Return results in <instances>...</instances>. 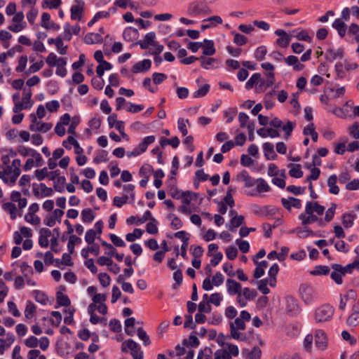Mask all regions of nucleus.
Here are the masks:
<instances>
[{
	"label": "nucleus",
	"instance_id": "nucleus-35",
	"mask_svg": "<svg viewBox=\"0 0 359 359\" xmlns=\"http://www.w3.org/2000/svg\"><path fill=\"white\" fill-rule=\"evenodd\" d=\"M154 141L155 137L154 135L147 136L142 140V142H140L136 147L137 148L141 154H142L147 149L148 146L154 142Z\"/></svg>",
	"mask_w": 359,
	"mask_h": 359
},
{
	"label": "nucleus",
	"instance_id": "nucleus-45",
	"mask_svg": "<svg viewBox=\"0 0 359 359\" xmlns=\"http://www.w3.org/2000/svg\"><path fill=\"white\" fill-rule=\"evenodd\" d=\"M43 65L44 62L42 60L34 62L32 65H30L29 69L27 71H25V74L26 76H29L31 74L37 72L43 67Z\"/></svg>",
	"mask_w": 359,
	"mask_h": 359
},
{
	"label": "nucleus",
	"instance_id": "nucleus-41",
	"mask_svg": "<svg viewBox=\"0 0 359 359\" xmlns=\"http://www.w3.org/2000/svg\"><path fill=\"white\" fill-rule=\"evenodd\" d=\"M4 210L10 214L11 219L14 220L17 217V208L15 205L11 202L5 203L3 205Z\"/></svg>",
	"mask_w": 359,
	"mask_h": 359
},
{
	"label": "nucleus",
	"instance_id": "nucleus-25",
	"mask_svg": "<svg viewBox=\"0 0 359 359\" xmlns=\"http://www.w3.org/2000/svg\"><path fill=\"white\" fill-rule=\"evenodd\" d=\"M263 150L264 156L267 160H275L277 158V154L274 151V146L272 143L265 142L263 144Z\"/></svg>",
	"mask_w": 359,
	"mask_h": 359
},
{
	"label": "nucleus",
	"instance_id": "nucleus-58",
	"mask_svg": "<svg viewBox=\"0 0 359 359\" xmlns=\"http://www.w3.org/2000/svg\"><path fill=\"white\" fill-rule=\"evenodd\" d=\"M138 337L143 341L144 346H148L151 344L149 337L142 327H139L137 330Z\"/></svg>",
	"mask_w": 359,
	"mask_h": 359
},
{
	"label": "nucleus",
	"instance_id": "nucleus-55",
	"mask_svg": "<svg viewBox=\"0 0 359 359\" xmlns=\"http://www.w3.org/2000/svg\"><path fill=\"white\" fill-rule=\"evenodd\" d=\"M137 31L136 29L129 27V28H126L123 31V36L125 40H126L128 41H132L133 40V39L135 37V36L137 35Z\"/></svg>",
	"mask_w": 359,
	"mask_h": 359
},
{
	"label": "nucleus",
	"instance_id": "nucleus-48",
	"mask_svg": "<svg viewBox=\"0 0 359 359\" xmlns=\"http://www.w3.org/2000/svg\"><path fill=\"white\" fill-rule=\"evenodd\" d=\"M135 323V319L133 317L128 318L125 320V332L127 335L133 336L135 333L133 329Z\"/></svg>",
	"mask_w": 359,
	"mask_h": 359
},
{
	"label": "nucleus",
	"instance_id": "nucleus-9",
	"mask_svg": "<svg viewBox=\"0 0 359 359\" xmlns=\"http://www.w3.org/2000/svg\"><path fill=\"white\" fill-rule=\"evenodd\" d=\"M236 180L243 182L244 187L247 188L252 187L255 184V180L252 178L245 170H243L237 174Z\"/></svg>",
	"mask_w": 359,
	"mask_h": 359
},
{
	"label": "nucleus",
	"instance_id": "nucleus-28",
	"mask_svg": "<svg viewBox=\"0 0 359 359\" xmlns=\"http://www.w3.org/2000/svg\"><path fill=\"white\" fill-rule=\"evenodd\" d=\"M103 38L99 33H88L84 37V42L86 44L101 43Z\"/></svg>",
	"mask_w": 359,
	"mask_h": 359
},
{
	"label": "nucleus",
	"instance_id": "nucleus-16",
	"mask_svg": "<svg viewBox=\"0 0 359 359\" xmlns=\"http://www.w3.org/2000/svg\"><path fill=\"white\" fill-rule=\"evenodd\" d=\"M325 207L320 205L318 202L308 201L306 204L305 212H314L316 215H322L324 213Z\"/></svg>",
	"mask_w": 359,
	"mask_h": 359
},
{
	"label": "nucleus",
	"instance_id": "nucleus-40",
	"mask_svg": "<svg viewBox=\"0 0 359 359\" xmlns=\"http://www.w3.org/2000/svg\"><path fill=\"white\" fill-rule=\"evenodd\" d=\"M95 215L90 208H86L81 211V219L84 223H90L95 219Z\"/></svg>",
	"mask_w": 359,
	"mask_h": 359
},
{
	"label": "nucleus",
	"instance_id": "nucleus-18",
	"mask_svg": "<svg viewBox=\"0 0 359 359\" xmlns=\"http://www.w3.org/2000/svg\"><path fill=\"white\" fill-rule=\"evenodd\" d=\"M151 66V62L149 59H144L142 61L138 62L135 64L132 67V72L134 74L139 72H147Z\"/></svg>",
	"mask_w": 359,
	"mask_h": 359
},
{
	"label": "nucleus",
	"instance_id": "nucleus-29",
	"mask_svg": "<svg viewBox=\"0 0 359 359\" xmlns=\"http://www.w3.org/2000/svg\"><path fill=\"white\" fill-rule=\"evenodd\" d=\"M344 49L341 48H338L337 50L330 48L326 51L325 57L327 60L332 62L337 57L342 58L344 57Z\"/></svg>",
	"mask_w": 359,
	"mask_h": 359
},
{
	"label": "nucleus",
	"instance_id": "nucleus-14",
	"mask_svg": "<svg viewBox=\"0 0 359 359\" xmlns=\"http://www.w3.org/2000/svg\"><path fill=\"white\" fill-rule=\"evenodd\" d=\"M15 151L17 152V154H19L20 155H21L23 157H27V156L35 157L36 156V157H38V158H36L37 161H39L41 160L40 159L41 154L34 149H32L29 147H26L23 145H20L17 148V151Z\"/></svg>",
	"mask_w": 359,
	"mask_h": 359
},
{
	"label": "nucleus",
	"instance_id": "nucleus-24",
	"mask_svg": "<svg viewBox=\"0 0 359 359\" xmlns=\"http://www.w3.org/2000/svg\"><path fill=\"white\" fill-rule=\"evenodd\" d=\"M285 62L287 65L292 66L294 71H301L304 69V65L299 62L297 57L294 55H290L284 58Z\"/></svg>",
	"mask_w": 359,
	"mask_h": 359
},
{
	"label": "nucleus",
	"instance_id": "nucleus-42",
	"mask_svg": "<svg viewBox=\"0 0 359 359\" xmlns=\"http://www.w3.org/2000/svg\"><path fill=\"white\" fill-rule=\"evenodd\" d=\"M30 180L31 177L29 175H23L18 182L19 185L22 187V191L25 194H26L29 191Z\"/></svg>",
	"mask_w": 359,
	"mask_h": 359
},
{
	"label": "nucleus",
	"instance_id": "nucleus-34",
	"mask_svg": "<svg viewBox=\"0 0 359 359\" xmlns=\"http://www.w3.org/2000/svg\"><path fill=\"white\" fill-rule=\"evenodd\" d=\"M202 48L203 53L205 55H212L215 53L213 41L205 39Z\"/></svg>",
	"mask_w": 359,
	"mask_h": 359
},
{
	"label": "nucleus",
	"instance_id": "nucleus-15",
	"mask_svg": "<svg viewBox=\"0 0 359 359\" xmlns=\"http://www.w3.org/2000/svg\"><path fill=\"white\" fill-rule=\"evenodd\" d=\"M275 34L280 36L276 40V44L282 48L287 47L291 40L287 33L283 29H277Z\"/></svg>",
	"mask_w": 359,
	"mask_h": 359
},
{
	"label": "nucleus",
	"instance_id": "nucleus-31",
	"mask_svg": "<svg viewBox=\"0 0 359 359\" xmlns=\"http://www.w3.org/2000/svg\"><path fill=\"white\" fill-rule=\"evenodd\" d=\"M337 177L336 175H332L329 177L327 180V185L329 187V192L332 194L337 195L339 192V188L337 185Z\"/></svg>",
	"mask_w": 359,
	"mask_h": 359
},
{
	"label": "nucleus",
	"instance_id": "nucleus-21",
	"mask_svg": "<svg viewBox=\"0 0 359 359\" xmlns=\"http://www.w3.org/2000/svg\"><path fill=\"white\" fill-rule=\"evenodd\" d=\"M156 34L154 32L147 33L142 40L139 41L138 44L142 49H147L155 43Z\"/></svg>",
	"mask_w": 359,
	"mask_h": 359
},
{
	"label": "nucleus",
	"instance_id": "nucleus-7",
	"mask_svg": "<svg viewBox=\"0 0 359 359\" xmlns=\"http://www.w3.org/2000/svg\"><path fill=\"white\" fill-rule=\"evenodd\" d=\"M267 79H263L261 78V81L256 87V91L258 93L265 91L268 88L273 85L275 81V75L273 72H269L266 74Z\"/></svg>",
	"mask_w": 359,
	"mask_h": 359
},
{
	"label": "nucleus",
	"instance_id": "nucleus-20",
	"mask_svg": "<svg viewBox=\"0 0 359 359\" xmlns=\"http://www.w3.org/2000/svg\"><path fill=\"white\" fill-rule=\"evenodd\" d=\"M281 203L283 206L288 210H290L292 207L300 208L302 206L301 200L293 197H289L288 198H283L281 199Z\"/></svg>",
	"mask_w": 359,
	"mask_h": 359
},
{
	"label": "nucleus",
	"instance_id": "nucleus-4",
	"mask_svg": "<svg viewBox=\"0 0 359 359\" xmlns=\"http://www.w3.org/2000/svg\"><path fill=\"white\" fill-rule=\"evenodd\" d=\"M130 351V354L133 359H142L143 352L141 351L140 345L133 339H128L122 344L121 351L123 352H128Z\"/></svg>",
	"mask_w": 359,
	"mask_h": 359
},
{
	"label": "nucleus",
	"instance_id": "nucleus-60",
	"mask_svg": "<svg viewBox=\"0 0 359 359\" xmlns=\"http://www.w3.org/2000/svg\"><path fill=\"white\" fill-rule=\"evenodd\" d=\"M157 221L154 218L151 219V222L147 224L146 230L150 234H156L158 233Z\"/></svg>",
	"mask_w": 359,
	"mask_h": 359
},
{
	"label": "nucleus",
	"instance_id": "nucleus-61",
	"mask_svg": "<svg viewBox=\"0 0 359 359\" xmlns=\"http://www.w3.org/2000/svg\"><path fill=\"white\" fill-rule=\"evenodd\" d=\"M354 215L350 213L344 214L342 216V224L345 228H349L353 226Z\"/></svg>",
	"mask_w": 359,
	"mask_h": 359
},
{
	"label": "nucleus",
	"instance_id": "nucleus-62",
	"mask_svg": "<svg viewBox=\"0 0 359 359\" xmlns=\"http://www.w3.org/2000/svg\"><path fill=\"white\" fill-rule=\"evenodd\" d=\"M143 233L140 229H135L133 233L126 234V238L128 242H133L135 239L140 238Z\"/></svg>",
	"mask_w": 359,
	"mask_h": 359
},
{
	"label": "nucleus",
	"instance_id": "nucleus-8",
	"mask_svg": "<svg viewBox=\"0 0 359 359\" xmlns=\"http://www.w3.org/2000/svg\"><path fill=\"white\" fill-rule=\"evenodd\" d=\"M315 344L320 350H325L327 346V334L323 330L315 331Z\"/></svg>",
	"mask_w": 359,
	"mask_h": 359
},
{
	"label": "nucleus",
	"instance_id": "nucleus-59",
	"mask_svg": "<svg viewBox=\"0 0 359 359\" xmlns=\"http://www.w3.org/2000/svg\"><path fill=\"white\" fill-rule=\"evenodd\" d=\"M238 330L235 329L233 325L231 326L230 332L232 338L240 341H245L247 339L246 334Z\"/></svg>",
	"mask_w": 359,
	"mask_h": 359
},
{
	"label": "nucleus",
	"instance_id": "nucleus-37",
	"mask_svg": "<svg viewBox=\"0 0 359 359\" xmlns=\"http://www.w3.org/2000/svg\"><path fill=\"white\" fill-rule=\"evenodd\" d=\"M261 81V74L259 73L253 74L250 79L245 83V88L250 90L255 86L257 87L258 83Z\"/></svg>",
	"mask_w": 359,
	"mask_h": 359
},
{
	"label": "nucleus",
	"instance_id": "nucleus-6",
	"mask_svg": "<svg viewBox=\"0 0 359 359\" xmlns=\"http://www.w3.org/2000/svg\"><path fill=\"white\" fill-rule=\"evenodd\" d=\"M85 8V2L83 0H74V4L72 6L71 19L72 20L80 21L82 18Z\"/></svg>",
	"mask_w": 359,
	"mask_h": 359
},
{
	"label": "nucleus",
	"instance_id": "nucleus-26",
	"mask_svg": "<svg viewBox=\"0 0 359 359\" xmlns=\"http://www.w3.org/2000/svg\"><path fill=\"white\" fill-rule=\"evenodd\" d=\"M36 158L37 157H31V158H29L25 163L23 165V170L25 171H28L29 170H31L33 167H40L41 165H43L44 161L43 160V158L42 156H41V158H40V161H36Z\"/></svg>",
	"mask_w": 359,
	"mask_h": 359
},
{
	"label": "nucleus",
	"instance_id": "nucleus-51",
	"mask_svg": "<svg viewBox=\"0 0 359 359\" xmlns=\"http://www.w3.org/2000/svg\"><path fill=\"white\" fill-rule=\"evenodd\" d=\"M294 127L295 123L290 121H287L285 124H283L280 128H282V130L285 132V139H287L290 137Z\"/></svg>",
	"mask_w": 359,
	"mask_h": 359
},
{
	"label": "nucleus",
	"instance_id": "nucleus-17",
	"mask_svg": "<svg viewBox=\"0 0 359 359\" xmlns=\"http://www.w3.org/2000/svg\"><path fill=\"white\" fill-rule=\"evenodd\" d=\"M226 285L227 292L231 296L236 295L241 292V285L233 279H227Z\"/></svg>",
	"mask_w": 359,
	"mask_h": 359
},
{
	"label": "nucleus",
	"instance_id": "nucleus-11",
	"mask_svg": "<svg viewBox=\"0 0 359 359\" xmlns=\"http://www.w3.org/2000/svg\"><path fill=\"white\" fill-rule=\"evenodd\" d=\"M299 292L302 299L307 304L311 302L314 297V290L309 285H302L299 287Z\"/></svg>",
	"mask_w": 359,
	"mask_h": 359
},
{
	"label": "nucleus",
	"instance_id": "nucleus-3",
	"mask_svg": "<svg viewBox=\"0 0 359 359\" xmlns=\"http://www.w3.org/2000/svg\"><path fill=\"white\" fill-rule=\"evenodd\" d=\"M188 14L191 17H196L201 15H208L212 13L211 9L208 6L205 1H194L189 4Z\"/></svg>",
	"mask_w": 359,
	"mask_h": 359
},
{
	"label": "nucleus",
	"instance_id": "nucleus-54",
	"mask_svg": "<svg viewBox=\"0 0 359 359\" xmlns=\"http://www.w3.org/2000/svg\"><path fill=\"white\" fill-rule=\"evenodd\" d=\"M66 179L64 176H59L55 181H54V189L58 192H62L65 189V184Z\"/></svg>",
	"mask_w": 359,
	"mask_h": 359
},
{
	"label": "nucleus",
	"instance_id": "nucleus-10",
	"mask_svg": "<svg viewBox=\"0 0 359 359\" xmlns=\"http://www.w3.org/2000/svg\"><path fill=\"white\" fill-rule=\"evenodd\" d=\"M256 192H249L248 194L251 196H256L257 194L264 192H269L271 190V187L267 182L263 178H258L255 180Z\"/></svg>",
	"mask_w": 359,
	"mask_h": 359
},
{
	"label": "nucleus",
	"instance_id": "nucleus-30",
	"mask_svg": "<svg viewBox=\"0 0 359 359\" xmlns=\"http://www.w3.org/2000/svg\"><path fill=\"white\" fill-rule=\"evenodd\" d=\"M242 354L245 355L247 359H260L262 351L259 347H254L252 350L243 349Z\"/></svg>",
	"mask_w": 359,
	"mask_h": 359
},
{
	"label": "nucleus",
	"instance_id": "nucleus-12",
	"mask_svg": "<svg viewBox=\"0 0 359 359\" xmlns=\"http://www.w3.org/2000/svg\"><path fill=\"white\" fill-rule=\"evenodd\" d=\"M72 145L74 147L75 154H81L83 153V148L80 147L76 140L72 136H69L66 140L63 141L62 146L67 149L70 150L72 149Z\"/></svg>",
	"mask_w": 359,
	"mask_h": 359
},
{
	"label": "nucleus",
	"instance_id": "nucleus-32",
	"mask_svg": "<svg viewBox=\"0 0 359 359\" xmlns=\"http://www.w3.org/2000/svg\"><path fill=\"white\" fill-rule=\"evenodd\" d=\"M350 297L352 299H355L356 297V293L353 290H350L347 292V294L340 296V302L339 306L340 310L344 311L346 309L347 302Z\"/></svg>",
	"mask_w": 359,
	"mask_h": 359
},
{
	"label": "nucleus",
	"instance_id": "nucleus-39",
	"mask_svg": "<svg viewBox=\"0 0 359 359\" xmlns=\"http://www.w3.org/2000/svg\"><path fill=\"white\" fill-rule=\"evenodd\" d=\"M36 311V306L30 300L27 302L26 307L25 309V316L27 319H32Z\"/></svg>",
	"mask_w": 359,
	"mask_h": 359
},
{
	"label": "nucleus",
	"instance_id": "nucleus-5",
	"mask_svg": "<svg viewBox=\"0 0 359 359\" xmlns=\"http://www.w3.org/2000/svg\"><path fill=\"white\" fill-rule=\"evenodd\" d=\"M29 117L32 122L29 126V129L32 131L46 133L50 130L53 126L52 123H42L41 121H38L34 114H31Z\"/></svg>",
	"mask_w": 359,
	"mask_h": 359
},
{
	"label": "nucleus",
	"instance_id": "nucleus-19",
	"mask_svg": "<svg viewBox=\"0 0 359 359\" xmlns=\"http://www.w3.org/2000/svg\"><path fill=\"white\" fill-rule=\"evenodd\" d=\"M52 235L51 231L48 228H42L39 231V244L42 248H48V238Z\"/></svg>",
	"mask_w": 359,
	"mask_h": 359
},
{
	"label": "nucleus",
	"instance_id": "nucleus-64",
	"mask_svg": "<svg viewBox=\"0 0 359 359\" xmlns=\"http://www.w3.org/2000/svg\"><path fill=\"white\" fill-rule=\"evenodd\" d=\"M231 358L229 352L226 349H218L214 354V359H228Z\"/></svg>",
	"mask_w": 359,
	"mask_h": 359
},
{
	"label": "nucleus",
	"instance_id": "nucleus-53",
	"mask_svg": "<svg viewBox=\"0 0 359 359\" xmlns=\"http://www.w3.org/2000/svg\"><path fill=\"white\" fill-rule=\"evenodd\" d=\"M198 60L201 62V67L206 69L213 67L214 64L217 62V60L212 57H201Z\"/></svg>",
	"mask_w": 359,
	"mask_h": 359
},
{
	"label": "nucleus",
	"instance_id": "nucleus-52",
	"mask_svg": "<svg viewBox=\"0 0 359 359\" xmlns=\"http://www.w3.org/2000/svg\"><path fill=\"white\" fill-rule=\"evenodd\" d=\"M109 161L108 152L106 150H101L93 158V163L99 164L102 162H107Z\"/></svg>",
	"mask_w": 359,
	"mask_h": 359
},
{
	"label": "nucleus",
	"instance_id": "nucleus-57",
	"mask_svg": "<svg viewBox=\"0 0 359 359\" xmlns=\"http://www.w3.org/2000/svg\"><path fill=\"white\" fill-rule=\"evenodd\" d=\"M34 298L35 300L43 305H46L48 301V297L46 295V294L40 290H34Z\"/></svg>",
	"mask_w": 359,
	"mask_h": 359
},
{
	"label": "nucleus",
	"instance_id": "nucleus-46",
	"mask_svg": "<svg viewBox=\"0 0 359 359\" xmlns=\"http://www.w3.org/2000/svg\"><path fill=\"white\" fill-rule=\"evenodd\" d=\"M12 38L10 32L6 30L0 31V40L2 42L4 48H8L10 46L9 40Z\"/></svg>",
	"mask_w": 359,
	"mask_h": 359
},
{
	"label": "nucleus",
	"instance_id": "nucleus-36",
	"mask_svg": "<svg viewBox=\"0 0 359 359\" xmlns=\"http://www.w3.org/2000/svg\"><path fill=\"white\" fill-rule=\"evenodd\" d=\"M32 90L30 88H25L22 93V102L24 103L25 109H29L32 107L33 101L32 97Z\"/></svg>",
	"mask_w": 359,
	"mask_h": 359
},
{
	"label": "nucleus",
	"instance_id": "nucleus-43",
	"mask_svg": "<svg viewBox=\"0 0 359 359\" xmlns=\"http://www.w3.org/2000/svg\"><path fill=\"white\" fill-rule=\"evenodd\" d=\"M20 98L19 93H15L13 95V101L14 103L13 111L14 113H19L22 110L25 109L24 103L22 102V100H20Z\"/></svg>",
	"mask_w": 359,
	"mask_h": 359
},
{
	"label": "nucleus",
	"instance_id": "nucleus-1",
	"mask_svg": "<svg viewBox=\"0 0 359 359\" xmlns=\"http://www.w3.org/2000/svg\"><path fill=\"white\" fill-rule=\"evenodd\" d=\"M17 152L13 149H6L5 154L1 157V170L0 171V179L9 185L15 184L21 173V161L15 158Z\"/></svg>",
	"mask_w": 359,
	"mask_h": 359
},
{
	"label": "nucleus",
	"instance_id": "nucleus-44",
	"mask_svg": "<svg viewBox=\"0 0 359 359\" xmlns=\"http://www.w3.org/2000/svg\"><path fill=\"white\" fill-rule=\"evenodd\" d=\"M81 239L79 237H77L75 235H71L67 243V249L69 252L72 254L74 252L75 245L81 243Z\"/></svg>",
	"mask_w": 359,
	"mask_h": 359
},
{
	"label": "nucleus",
	"instance_id": "nucleus-33",
	"mask_svg": "<svg viewBox=\"0 0 359 359\" xmlns=\"http://www.w3.org/2000/svg\"><path fill=\"white\" fill-rule=\"evenodd\" d=\"M245 222V217L243 215H235L230 220L229 230L235 231L236 229L243 225Z\"/></svg>",
	"mask_w": 359,
	"mask_h": 359
},
{
	"label": "nucleus",
	"instance_id": "nucleus-13",
	"mask_svg": "<svg viewBox=\"0 0 359 359\" xmlns=\"http://www.w3.org/2000/svg\"><path fill=\"white\" fill-rule=\"evenodd\" d=\"M299 219L302 221V224L304 226L317 222L321 225L323 224V220L321 219H318V216L314 215L313 212H306L302 213L299 216Z\"/></svg>",
	"mask_w": 359,
	"mask_h": 359
},
{
	"label": "nucleus",
	"instance_id": "nucleus-2",
	"mask_svg": "<svg viewBox=\"0 0 359 359\" xmlns=\"http://www.w3.org/2000/svg\"><path fill=\"white\" fill-rule=\"evenodd\" d=\"M334 308L329 304L318 306L314 312L316 323H320L331 320L334 314Z\"/></svg>",
	"mask_w": 359,
	"mask_h": 359
},
{
	"label": "nucleus",
	"instance_id": "nucleus-56",
	"mask_svg": "<svg viewBox=\"0 0 359 359\" xmlns=\"http://www.w3.org/2000/svg\"><path fill=\"white\" fill-rule=\"evenodd\" d=\"M286 311L288 314L293 315L299 311V306L293 299L287 300Z\"/></svg>",
	"mask_w": 359,
	"mask_h": 359
},
{
	"label": "nucleus",
	"instance_id": "nucleus-49",
	"mask_svg": "<svg viewBox=\"0 0 359 359\" xmlns=\"http://www.w3.org/2000/svg\"><path fill=\"white\" fill-rule=\"evenodd\" d=\"M57 304L59 306H69L70 305V299L68 296L63 294L62 292H57L56 297Z\"/></svg>",
	"mask_w": 359,
	"mask_h": 359
},
{
	"label": "nucleus",
	"instance_id": "nucleus-50",
	"mask_svg": "<svg viewBox=\"0 0 359 359\" xmlns=\"http://www.w3.org/2000/svg\"><path fill=\"white\" fill-rule=\"evenodd\" d=\"M27 56L25 55H21L18 62V65L15 67V71L18 73L23 72L25 71L27 63Z\"/></svg>",
	"mask_w": 359,
	"mask_h": 359
},
{
	"label": "nucleus",
	"instance_id": "nucleus-22",
	"mask_svg": "<svg viewBox=\"0 0 359 359\" xmlns=\"http://www.w3.org/2000/svg\"><path fill=\"white\" fill-rule=\"evenodd\" d=\"M334 271L331 273V278L338 285H341L343 283L342 276H344L342 266L340 264H334L332 266Z\"/></svg>",
	"mask_w": 359,
	"mask_h": 359
},
{
	"label": "nucleus",
	"instance_id": "nucleus-23",
	"mask_svg": "<svg viewBox=\"0 0 359 359\" xmlns=\"http://www.w3.org/2000/svg\"><path fill=\"white\" fill-rule=\"evenodd\" d=\"M33 193L35 196L47 197L53 194L52 188L47 187L45 184L41 183L39 188H34Z\"/></svg>",
	"mask_w": 359,
	"mask_h": 359
},
{
	"label": "nucleus",
	"instance_id": "nucleus-27",
	"mask_svg": "<svg viewBox=\"0 0 359 359\" xmlns=\"http://www.w3.org/2000/svg\"><path fill=\"white\" fill-rule=\"evenodd\" d=\"M332 27L337 31L338 34L341 37H344L346 35L347 26L341 18L336 19L332 23Z\"/></svg>",
	"mask_w": 359,
	"mask_h": 359
},
{
	"label": "nucleus",
	"instance_id": "nucleus-63",
	"mask_svg": "<svg viewBox=\"0 0 359 359\" xmlns=\"http://www.w3.org/2000/svg\"><path fill=\"white\" fill-rule=\"evenodd\" d=\"M346 323L349 326H357L359 324V313H351L346 320Z\"/></svg>",
	"mask_w": 359,
	"mask_h": 359
},
{
	"label": "nucleus",
	"instance_id": "nucleus-38",
	"mask_svg": "<svg viewBox=\"0 0 359 359\" xmlns=\"http://www.w3.org/2000/svg\"><path fill=\"white\" fill-rule=\"evenodd\" d=\"M288 167H290L291 169L289 171V175L290 177L294 178H301L303 176V171L302 170V167L300 164H289Z\"/></svg>",
	"mask_w": 359,
	"mask_h": 359
},
{
	"label": "nucleus",
	"instance_id": "nucleus-47",
	"mask_svg": "<svg viewBox=\"0 0 359 359\" xmlns=\"http://www.w3.org/2000/svg\"><path fill=\"white\" fill-rule=\"evenodd\" d=\"M62 4L61 0H43L42 8L49 9H56Z\"/></svg>",
	"mask_w": 359,
	"mask_h": 359
}]
</instances>
